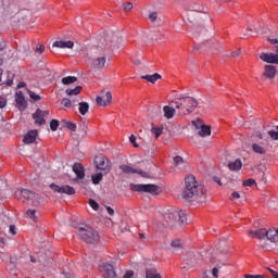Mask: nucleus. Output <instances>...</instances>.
<instances>
[{
	"mask_svg": "<svg viewBox=\"0 0 278 278\" xmlns=\"http://www.w3.org/2000/svg\"><path fill=\"white\" fill-rule=\"evenodd\" d=\"M182 199L187 201H197L198 203H203L205 201V191L199 186V181L192 175L185 178V189L181 193Z\"/></svg>",
	"mask_w": 278,
	"mask_h": 278,
	"instance_id": "f257e3e1",
	"label": "nucleus"
},
{
	"mask_svg": "<svg viewBox=\"0 0 278 278\" xmlns=\"http://www.w3.org/2000/svg\"><path fill=\"white\" fill-rule=\"evenodd\" d=\"M187 18L193 26L203 25V23H207V21L212 20L207 12V7H203V4L197 2L188 4Z\"/></svg>",
	"mask_w": 278,
	"mask_h": 278,
	"instance_id": "f03ea898",
	"label": "nucleus"
},
{
	"mask_svg": "<svg viewBox=\"0 0 278 278\" xmlns=\"http://www.w3.org/2000/svg\"><path fill=\"white\" fill-rule=\"evenodd\" d=\"M173 104L177 110V116H188L199 108V101L190 96L176 98Z\"/></svg>",
	"mask_w": 278,
	"mask_h": 278,
	"instance_id": "7ed1b4c3",
	"label": "nucleus"
},
{
	"mask_svg": "<svg viewBox=\"0 0 278 278\" xmlns=\"http://www.w3.org/2000/svg\"><path fill=\"white\" fill-rule=\"evenodd\" d=\"M163 220L169 226L173 227V225L177 223H181V225H186V220L188 218L186 217V212L179 210V208H168L163 213Z\"/></svg>",
	"mask_w": 278,
	"mask_h": 278,
	"instance_id": "20e7f679",
	"label": "nucleus"
},
{
	"mask_svg": "<svg viewBox=\"0 0 278 278\" xmlns=\"http://www.w3.org/2000/svg\"><path fill=\"white\" fill-rule=\"evenodd\" d=\"M76 233L80 240L87 242V244H94L99 242V232L89 226L76 227Z\"/></svg>",
	"mask_w": 278,
	"mask_h": 278,
	"instance_id": "39448f33",
	"label": "nucleus"
},
{
	"mask_svg": "<svg viewBox=\"0 0 278 278\" xmlns=\"http://www.w3.org/2000/svg\"><path fill=\"white\" fill-rule=\"evenodd\" d=\"M76 233L80 240L87 242V244H94L99 242V232L89 226L76 227Z\"/></svg>",
	"mask_w": 278,
	"mask_h": 278,
	"instance_id": "423d86ee",
	"label": "nucleus"
},
{
	"mask_svg": "<svg viewBox=\"0 0 278 278\" xmlns=\"http://www.w3.org/2000/svg\"><path fill=\"white\" fill-rule=\"evenodd\" d=\"M108 64V56L105 55L104 50L97 49L91 58L90 66L93 71H103Z\"/></svg>",
	"mask_w": 278,
	"mask_h": 278,
	"instance_id": "0eeeda50",
	"label": "nucleus"
},
{
	"mask_svg": "<svg viewBox=\"0 0 278 278\" xmlns=\"http://www.w3.org/2000/svg\"><path fill=\"white\" fill-rule=\"evenodd\" d=\"M15 198L20 201H28L30 205H38L40 203V195L27 190V189H17L15 191Z\"/></svg>",
	"mask_w": 278,
	"mask_h": 278,
	"instance_id": "6e6552de",
	"label": "nucleus"
},
{
	"mask_svg": "<svg viewBox=\"0 0 278 278\" xmlns=\"http://www.w3.org/2000/svg\"><path fill=\"white\" fill-rule=\"evenodd\" d=\"M99 271L102 275V278H118L116 274V265L112 262L104 261L99 265Z\"/></svg>",
	"mask_w": 278,
	"mask_h": 278,
	"instance_id": "1a4fd4ad",
	"label": "nucleus"
},
{
	"mask_svg": "<svg viewBox=\"0 0 278 278\" xmlns=\"http://www.w3.org/2000/svg\"><path fill=\"white\" fill-rule=\"evenodd\" d=\"M94 165L98 170H101L103 173V175H108V173L112 170V163L103 154H99L98 156H96Z\"/></svg>",
	"mask_w": 278,
	"mask_h": 278,
	"instance_id": "9d476101",
	"label": "nucleus"
},
{
	"mask_svg": "<svg viewBox=\"0 0 278 278\" xmlns=\"http://www.w3.org/2000/svg\"><path fill=\"white\" fill-rule=\"evenodd\" d=\"M132 192H149V194H160L162 188L157 185H130Z\"/></svg>",
	"mask_w": 278,
	"mask_h": 278,
	"instance_id": "9b49d317",
	"label": "nucleus"
},
{
	"mask_svg": "<svg viewBox=\"0 0 278 278\" xmlns=\"http://www.w3.org/2000/svg\"><path fill=\"white\" fill-rule=\"evenodd\" d=\"M96 101L101 108H106V105L112 103V92L102 91L100 96L97 97Z\"/></svg>",
	"mask_w": 278,
	"mask_h": 278,
	"instance_id": "f8f14e48",
	"label": "nucleus"
},
{
	"mask_svg": "<svg viewBox=\"0 0 278 278\" xmlns=\"http://www.w3.org/2000/svg\"><path fill=\"white\" fill-rule=\"evenodd\" d=\"M51 190H54V192H58L59 194H75V188L66 185V186H59L55 184L50 185Z\"/></svg>",
	"mask_w": 278,
	"mask_h": 278,
	"instance_id": "ddd939ff",
	"label": "nucleus"
},
{
	"mask_svg": "<svg viewBox=\"0 0 278 278\" xmlns=\"http://www.w3.org/2000/svg\"><path fill=\"white\" fill-rule=\"evenodd\" d=\"M192 125H194L195 129L199 130V136L202 138H205V136H211L212 135V129L207 125H203L201 123V119H197L195 122H192Z\"/></svg>",
	"mask_w": 278,
	"mask_h": 278,
	"instance_id": "4468645a",
	"label": "nucleus"
},
{
	"mask_svg": "<svg viewBox=\"0 0 278 278\" xmlns=\"http://www.w3.org/2000/svg\"><path fill=\"white\" fill-rule=\"evenodd\" d=\"M119 168L122 173H125L126 175H140V177H149V174L147 172L136 169L129 165H122Z\"/></svg>",
	"mask_w": 278,
	"mask_h": 278,
	"instance_id": "2eb2a0df",
	"label": "nucleus"
},
{
	"mask_svg": "<svg viewBox=\"0 0 278 278\" xmlns=\"http://www.w3.org/2000/svg\"><path fill=\"white\" fill-rule=\"evenodd\" d=\"M260 60H262L263 62H266L267 64H278V47H277V54L273 52L270 53L262 52L260 54Z\"/></svg>",
	"mask_w": 278,
	"mask_h": 278,
	"instance_id": "dca6fc26",
	"label": "nucleus"
},
{
	"mask_svg": "<svg viewBox=\"0 0 278 278\" xmlns=\"http://www.w3.org/2000/svg\"><path fill=\"white\" fill-rule=\"evenodd\" d=\"M15 102H16V108L21 112H25V110H27V101L25 100V96H23L22 91L16 92Z\"/></svg>",
	"mask_w": 278,
	"mask_h": 278,
	"instance_id": "f3484780",
	"label": "nucleus"
},
{
	"mask_svg": "<svg viewBox=\"0 0 278 278\" xmlns=\"http://www.w3.org/2000/svg\"><path fill=\"white\" fill-rule=\"evenodd\" d=\"M49 115V111H42L38 109L35 114H33V118L35 121V125H45V117Z\"/></svg>",
	"mask_w": 278,
	"mask_h": 278,
	"instance_id": "a211bd4d",
	"label": "nucleus"
},
{
	"mask_svg": "<svg viewBox=\"0 0 278 278\" xmlns=\"http://www.w3.org/2000/svg\"><path fill=\"white\" fill-rule=\"evenodd\" d=\"M277 67L275 65H265L263 77L264 79H275Z\"/></svg>",
	"mask_w": 278,
	"mask_h": 278,
	"instance_id": "6ab92c4d",
	"label": "nucleus"
},
{
	"mask_svg": "<svg viewBox=\"0 0 278 278\" xmlns=\"http://www.w3.org/2000/svg\"><path fill=\"white\" fill-rule=\"evenodd\" d=\"M163 113H164V116L165 118H173L175 115H177V108H175V104L173 103H169L168 105H165L163 108Z\"/></svg>",
	"mask_w": 278,
	"mask_h": 278,
	"instance_id": "aec40b11",
	"label": "nucleus"
},
{
	"mask_svg": "<svg viewBox=\"0 0 278 278\" xmlns=\"http://www.w3.org/2000/svg\"><path fill=\"white\" fill-rule=\"evenodd\" d=\"M37 138H38V130H29L24 135L23 142L25 144H34Z\"/></svg>",
	"mask_w": 278,
	"mask_h": 278,
	"instance_id": "412c9836",
	"label": "nucleus"
},
{
	"mask_svg": "<svg viewBox=\"0 0 278 278\" xmlns=\"http://www.w3.org/2000/svg\"><path fill=\"white\" fill-rule=\"evenodd\" d=\"M268 236V230L262 228L256 231L250 230L249 231V237L250 238H258V240H264V238H267Z\"/></svg>",
	"mask_w": 278,
	"mask_h": 278,
	"instance_id": "4be33fe9",
	"label": "nucleus"
},
{
	"mask_svg": "<svg viewBox=\"0 0 278 278\" xmlns=\"http://www.w3.org/2000/svg\"><path fill=\"white\" fill-rule=\"evenodd\" d=\"M52 47H56L58 49H73V47H75V43L71 40H60L53 42Z\"/></svg>",
	"mask_w": 278,
	"mask_h": 278,
	"instance_id": "5701e85b",
	"label": "nucleus"
},
{
	"mask_svg": "<svg viewBox=\"0 0 278 278\" xmlns=\"http://www.w3.org/2000/svg\"><path fill=\"white\" fill-rule=\"evenodd\" d=\"M229 170H232L235 173H238V170H242V160L236 159L235 161H231L228 163Z\"/></svg>",
	"mask_w": 278,
	"mask_h": 278,
	"instance_id": "b1692460",
	"label": "nucleus"
},
{
	"mask_svg": "<svg viewBox=\"0 0 278 278\" xmlns=\"http://www.w3.org/2000/svg\"><path fill=\"white\" fill-rule=\"evenodd\" d=\"M267 240H269V242H278V228L267 230Z\"/></svg>",
	"mask_w": 278,
	"mask_h": 278,
	"instance_id": "393cba45",
	"label": "nucleus"
},
{
	"mask_svg": "<svg viewBox=\"0 0 278 278\" xmlns=\"http://www.w3.org/2000/svg\"><path fill=\"white\" fill-rule=\"evenodd\" d=\"M73 172L77 176V179H84L85 174H84V167L79 163H75L73 166Z\"/></svg>",
	"mask_w": 278,
	"mask_h": 278,
	"instance_id": "a878e982",
	"label": "nucleus"
},
{
	"mask_svg": "<svg viewBox=\"0 0 278 278\" xmlns=\"http://www.w3.org/2000/svg\"><path fill=\"white\" fill-rule=\"evenodd\" d=\"M146 278H162V275L157 273V269L154 267L146 268Z\"/></svg>",
	"mask_w": 278,
	"mask_h": 278,
	"instance_id": "bb28decb",
	"label": "nucleus"
},
{
	"mask_svg": "<svg viewBox=\"0 0 278 278\" xmlns=\"http://www.w3.org/2000/svg\"><path fill=\"white\" fill-rule=\"evenodd\" d=\"M141 79H146V81H150V84H155V81H157V79H162V75L155 73L152 75H144L141 76Z\"/></svg>",
	"mask_w": 278,
	"mask_h": 278,
	"instance_id": "cd10ccee",
	"label": "nucleus"
},
{
	"mask_svg": "<svg viewBox=\"0 0 278 278\" xmlns=\"http://www.w3.org/2000/svg\"><path fill=\"white\" fill-rule=\"evenodd\" d=\"M89 110H90V104H88V102L79 103L78 111H79V114H81V116H86V114H88Z\"/></svg>",
	"mask_w": 278,
	"mask_h": 278,
	"instance_id": "c85d7f7f",
	"label": "nucleus"
},
{
	"mask_svg": "<svg viewBox=\"0 0 278 278\" xmlns=\"http://www.w3.org/2000/svg\"><path fill=\"white\" fill-rule=\"evenodd\" d=\"M81 90H84V88L81 86H77L74 89H66L65 93L67 94V97H77V94H79Z\"/></svg>",
	"mask_w": 278,
	"mask_h": 278,
	"instance_id": "c756f323",
	"label": "nucleus"
},
{
	"mask_svg": "<svg viewBox=\"0 0 278 278\" xmlns=\"http://www.w3.org/2000/svg\"><path fill=\"white\" fill-rule=\"evenodd\" d=\"M252 150L254 151V153H258L260 155H264V153H266V148H264V146H262L261 143H253Z\"/></svg>",
	"mask_w": 278,
	"mask_h": 278,
	"instance_id": "7c9ffc66",
	"label": "nucleus"
},
{
	"mask_svg": "<svg viewBox=\"0 0 278 278\" xmlns=\"http://www.w3.org/2000/svg\"><path fill=\"white\" fill-rule=\"evenodd\" d=\"M102 179H103V174H101V173L93 174L91 176V181H92V184H94V186H99V184H101Z\"/></svg>",
	"mask_w": 278,
	"mask_h": 278,
	"instance_id": "2f4dec72",
	"label": "nucleus"
},
{
	"mask_svg": "<svg viewBox=\"0 0 278 278\" xmlns=\"http://www.w3.org/2000/svg\"><path fill=\"white\" fill-rule=\"evenodd\" d=\"M75 81H77V77L75 76H67L62 78V84L64 86H71V84H75Z\"/></svg>",
	"mask_w": 278,
	"mask_h": 278,
	"instance_id": "473e14b6",
	"label": "nucleus"
},
{
	"mask_svg": "<svg viewBox=\"0 0 278 278\" xmlns=\"http://www.w3.org/2000/svg\"><path fill=\"white\" fill-rule=\"evenodd\" d=\"M63 127H66L71 131H75V129H77V125L75 123L68 122V121H63Z\"/></svg>",
	"mask_w": 278,
	"mask_h": 278,
	"instance_id": "72a5a7b5",
	"label": "nucleus"
},
{
	"mask_svg": "<svg viewBox=\"0 0 278 278\" xmlns=\"http://www.w3.org/2000/svg\"><path fill=\"white\" fill-rule=\"evenodd\" d=\"M160 16V14L157 13V11H152L148 14V18L150 23H155L157 21V17Z\"/></svg>",
	"mask_w": 278,
	"mask_h": 278,
	"instance_id": "f704fd0d",
	"label": "nucleus"
},
{
	"mask_svg": "<svg viewBox=\"0 0 278 278\" xmlns=\"http://www.w3.org/2000/svg\"><path fill=\"white\" fill-rule=\"evenodd\" d=\"M26 216H28V218H30V220H38V216H36V210H28L26 212Z\"/></svg>",
	"mask_w": 278,
	"mask_h": 278,
	"instance_id": "c9c22d12",
	"label": "nucleus"
},
{
	"mask_svg": "<svg viewBox=\"0 0 278 278\" xmlns=\"http://www.w3.org/2000/svg\"><path fill=\"white\" fill-rule=\"evenodd\" d=\"M122 8H123L124 12H131V10H134V3H131V2H124L122 4Z\"/></svg>",
	"mask_w": 278,
	"mask_h": 278,
	"instance_id": "e433bc0d",
	"label": "nucleus"
},
{
	"mask_svg": "<svg viewBox=\"0 0 278 278\" xmlns=\"http://www.w3.org/2000/svg\"><path fill=\"white\" fill-rule=\"evenodd\" d=\"M268 136H270L271 140H278V126L275 129L269 130Z\"/></svg>",
	"mask_w": 278,
	"mask_h": 278,
	"instance_id": "4c0bfd02",
	"label": "nucleus"
},
{
	"mask_svg": "<svg viewBox=\"0 0 278 278\" xmlns=\"http://www.w3.org/2000/svg\"><path fill=\"white\" fill-rule=\"evenodd\" d=\"M151 134L154 136V138H157L159 136H161L163 134V130L160 127H153L151 129Z\"/></svg>",
	"mask_w": 278,
	"mask_h": 278,
	"instance_id": "58836bf2",
	"label": "nucleus"
},
{
	"mask_svg": "<svg viewBox=\"0 0 278 278\" xmlns=\"http://www.w3.org/2000/svg\"><path fill=\"white\" fill-rule=\"evenodd\" d=\"M60 126V123L58 122V119H52L50 122V129L52 131H58V127Z\"/></svg>",
	"mask_w": 278,
	"mask_h": 278,
	"instance_id": "ea45409f",
	"label": "nucleus"
},
{
	"mask_svg": "<svg viewBox=\"0 0 278 278\" xmlns=\"http://www.w3.org/2000/svg\"><path fill=\"white\" fill-rule=\"evenodd\" d=\"M28 94L33 101H40V99H42L39 94L31 90H28Z\"/></svg>",
	"mask_w": 278,
	"mask_h": 278,
	"instance_id": "a19ab883",
	"label": "nucleus"
},
{
	"mask_svg": "<svg viewBox=\"0 0 278 278\" xmlns=\"http://www.w3.org/2000/svg\"><path fill=\"white\" fill-rule=\"evenodd\" d=\"M5 86H12L14 84V74L9 73L8 74V79L5 80Z\"/></svg>",
	"mask_w": 278,
	"mask_h": 278,
	"instance_id": "79ce46f5",
	"label": "nucleus"
},
{
	"mask_svg": "<svg viewBox=\"0 0 278 278\" xmlns=\"http://www.w3.org/2000/svg\"><path fill=\"white\" fill-rule=\"evenodd\" d=\"M123 278H136V274L134 273V270L128 269L124 273Z\"/></svg>",
	"mask_w": 278,
	"mask_h": 278,
	"instance_id": "37998d69",
	"label": "nucleus"
},
{
	"mask_svg": "<svg viewBox=\"0 0 278 278\" xmlns=\"http://www.w3.org/2000/svg\"><path fill=\"white\" fill-rule=\"evenodd\" d=\"M89 205H90V207H92V210H94V212H99V203H97V201L90 199Z\"/></svg>",
	"mask_w": 278,
	"mask_h": 278,
	"instance_id": "c03bdc74",
	"label": "nucleus"
},
{
	"mask_svg": "<svg viewBox=\"0 0 278 278\" xmlns=\"http://www.w3.org/2000/svg\"><path fill=\"white\" fill-rule=\"evenodd\" d=\"M61 103L63 108H71L73 105V102L68 98H64Z\"/></svg>",
	"mask_w": 278,
	"mask_h": 278,
	"instance_id": "a18cd8bd",
	"label": "nucleus"
},
{
	"mask_svg": "<svg viewBox=\"0 0 278 278\" xmlns=\"http://www.w3.org/2000/svg\"><path fill=\"white\" fill-rule=\"evenodd\" d=\"M243 186H244V187H249V188H251V186H255V179L250 178V179H248V180H244V181H243Z\"/></svg>",
	"mask_w": 278,
	"mask_h": 278,
	"instance_id": "49530a36",
	"label": "nucleus"
},
{
	"mask_svg": "<svg viewBox=\"0 0 278 278\" xmlns=\"http://www.w3.org/2000/svg\"><path fill=\"white\" fill-rule=\"evenodd\" d=\"M35 51H36L37 53H45V45L38 43V45L36 46Z\"/></svg>",
	"mask_w": 278,
	"mask_h": 278,
	"instance_id": "de8ad7c7",
	"label": "nucleus"
},
{
	"mask_svg": "<svg viewBox=\"0 0 278 278\" xmlns=\"http://www.w3.org/2000/svg\"><path fill=\"white\" fill-rule=\"evenodd\" d=\"M174 164L176 166H179V165L184 164V159L181 156H175L174 157Z\"/></svg>",
	"mask_w": 278,
	"mask_h": 278,
	"instance_id": "09e8293b",
	"label": "nucleus"
},
{
	"mask_svg": "<svg viewBox=\"0 0 278 278\" xmlns=\"http://www.w3.org/2000/svg\"><path fill=\"white\" fill-rule=\"evenodd\" d=\"M8 105V100L3 97H0V110H3Z\"/></svg>",
	"mask_w": 278,
	"mask_h": 278,
	"instance_id": "8fccbe9b",
	"label": "nucleus"
},
{
	"mask_svg": "<svg viewBox=\"0 0 278 278\" xmlns=\"http://www.w3.org/2000/svg\"><path fill=\"white\" fill-rule=\"evenodd\" d=\"M131 62H134V64H137V66H138V65L142 64V59H140L138 56H132Z\"/></svg>",
	"mask_w": 278,
	"mask_h": 278,
	"instance_id": "3c124183",
	"label": "nucleus"
},
{
	"mask_svg": "<svg viewBox=\"0 0 278 278\" xmlns=\"http://www.w3.org/2000/svg\"><path fill=\"white\" fill-rule=\"evenodd\" d=\"M241 53H242V50L241 49H237V50L231 52V56L232 58H240Z\"/></svg>",
	"mask_w": 278,
	"mask_h": 278,
	"instance_id": "603ef678",
	"label": "nucleus"
},
{
	"mask_svg": "<svg viewBox=\"0 0 278 278\" xmlns=\"http://www.w3.org/2000/svg\"><path fill=\"white\" fill-rule=\"evenodd\" d=\"M129 142L132 143L135 149H138V143H136V137L134 135L129 137Z\"/></svg>",
	"mask_w": 278,
	"mask_h": 278,
	"instance_id": "864d4df0",
	"label": "nucleus"
},
{
	"mask_svg": "<svg viewBox=\"0 0 278 278\" xmlns=\"http://www.w3.org/2000/svg\"><path fill=\"white\" fill-rule=\"evenodd\" d=\"M238 199H240V194L237 191L232 192L230 197V201H236Z\"/></svg>",
	"mask_w": 278,
	"mask_h": 278,
	"instance_id": "5fc2aeb1",
	"label": "nucleus"
},
{
	"mask_svg": "<svg viewBox=\"0 0 278 278\" xmlns=\"http://www.w3.org/2000/svg\"><path fill=\"white\" fill-rule=\"evenodd\" d=\"M62 277H64V278H74L73 274H71V271H63Z\"/></svg>",
	"mask_w": 278,
	"mask_h": 278,
	"instance_id": "6e6d98bb",
	"label": "nucleus"
},
{
	"mask_svg": "<svg viewBox=\"0 0 278 278\" xmlns=\"http://www.w3.org/2000/svg\"><path fill=\"white\" fill-rule=\"evenodd\" d=\"M10 233H12V236H16V226L14 225L10 226Z\"/></svg>",
	"mask_w": 278,
	"mask_h": 278,
	"instance_id": "4d7b16f0",
	"label": "nucleus"
},
{
	"mask_svg": "<svg viewBox=\"0 0 278 278\" xmlns=\"http://www.w3.org/2000/svg\"><path fill=\"white\" fill-rule=\"evenodd\" d=\"M270 207H273L274 210H277L278 211V201H273L270 202Z\"/></svg>",
	"mask_w": 278,
	"mask_h": 278,
	"instance_id": "13d9d810",
	"label": "nucleus"
},
{
	"mask_svg": "<svg viewBox=\"0 0 278 278\" xmlns=\"http://www.w3.org/2000/svg\"><path fill=\"white\" fill-rule=\"evenodd\" d=\"M106 212L108 214H110V216H114V208H112L111 206H106Z\"/></svg>",
	"mask_w": 278,
	"mask_h": 278,
	"instance_id": "bf43d9fd",
	"label": "nucleus"
},
{
	"mask_svg": "<svg viewBox=\"0 0 278 278\" xmlns=\"http://www.w3.org/2000/svg\"><path fill=\"white\" fill-rule=\"evenodd\" d=\"M212 274H213V277L218 278V268H216V267L213 268Z\"/></svg>",
	"mask_w": 278,
	"mask_h": 278,
	"instance_id": "052dcab7",
	"label": "nucleus"
},
{
	"mask_svg": "<svg viewBox=\"0 0 278 278\" xmlns=\"http://www.w3.org/2000/svg\"><path fill=\"white\" fill-rule=\"evenodd\" d=\"M3 49V39L0 38V50ZM3 64V59H0V65Z\"/></svg>",
	"mask_w": 278,
	"mask_h": 278,
	"instance_id": "680f3d73",
	"label": "nucleus"
},
{
	"mask_svg": "<svg viewBox=\"0 0 278 278\" xmlns=\"http://www.w3.org/2000/svg\"><path fill=\"white\" fill-rule=\"evenodd\" d=\"M175 31H181V26L179 24H174Z\"/></svg>",
	"mask_w": 278,
	"mask_h": 278,
	"instance_id": "e2e57ef3",
	"label": "nucleus"
},
{
	"mask_svg": "<svg viewBox=\"0 0 278 278\" xmlns=\"http://www.w3.org/2000/svg\"><path fill=\"white\" fill-rule=\"evenodd\" d=\"M172 247H181V242L179 241H173Z\"/></svg>",
	"mask_w": 278,
	"mask_h": 278,
	"instance_id": "0e129e2a",
	"label": "nucleus"
},
{
	"mask_svg": "<svg viewBox=\"0 0 278 278\" xmlns=\"http://www.w3.org/2000/svg\"><path fill=\"white\" fill-rule=\"evenodd\" d=\"M268 41L270 42V45H278V40L277 39H268Z\"/></svg>",
	"mask_w": 278,
	"mask_h": 278,
	"instance_id": "69168bd1",
	"label": "nucleus"
},
{
	"mask_svg": "<svg viewBox=\"0 0 278 278\" xmlns=\"http://www.w3.org/2000/svg\"><path fill=\"white\" fill-rule=\"evenodd\" d=\"M269 270H270V273H271L273 277H278L277 271H275V270H273V269H269Z\"/></svg>",
	"mask_w": 278,
	"mask_h": 278,
	"instance_id": "338daca9",
	"label": "nucleus"
},
{
	"mask_svg": "<svg viewBox=\"0 0 278 278\" xmlns=\"http://www.w3.org/2000/svg\"><path fill=\"white\" fill-rule=\"evenodd\" d=\"M113 40H116V42H121V39L117 37H114Z\"/></svg>",
	"mask_w": 278,
	"mask_h": 278,
	"instance_id": "774afa93",
	"label": "nucleus"
}]
</instances>
